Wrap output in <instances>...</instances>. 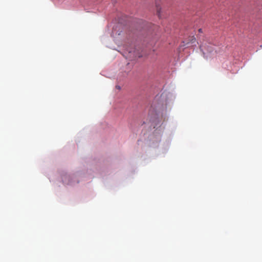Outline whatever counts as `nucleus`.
<instances>
[{
	"label": "nucleus",
	"instance_id": "7ed1b4c3",
	"mask_svg": "<svg viewBox=\"0 0 262 262\" xmlns=\"http://www.w3.org/2000/svg\"><path fill=\"white\" fill-rule=\"evenodd\" d=\"M199 32H200V33L202 32V29H199Z\"/></svg>",
	"mask_w": 262,
	"mask_h": 262
},
{
	"label": "nucleus",
	"instance_id": "f257e3e1",
	"mask_svg": "<svg viewBox=\"0 0 262 262\" xmlns=\"http://www.w3.org/2000/svg\"><path fill=\"white\" fill-rule=\"evenodd\" d=\"M200 48L203 54L204 57L207 59L212 58L215 53L213 46L210 43L208 45L206 43L202 44L200 45Z\"/></svg>",
	"mask_w": 262,
	"mask_h": 262
},
{
	"label": "nucleus",
	"instance_id": "f03ea898",
	"mask_svg": "<svg viewBox=\"0 0 262 262\" xmlns=\"http://www.w3.org/2000/svg\"><path fill=\"white\" fill-rule=\"evenodd\" d=\"M196 39L194 36H192L189 39V41L187 42L184 46L188 45L189 43H193L195 42Z\"/></svg>",
	"mask_w": 262,
	"mask_h": 262
}]
</instances>
